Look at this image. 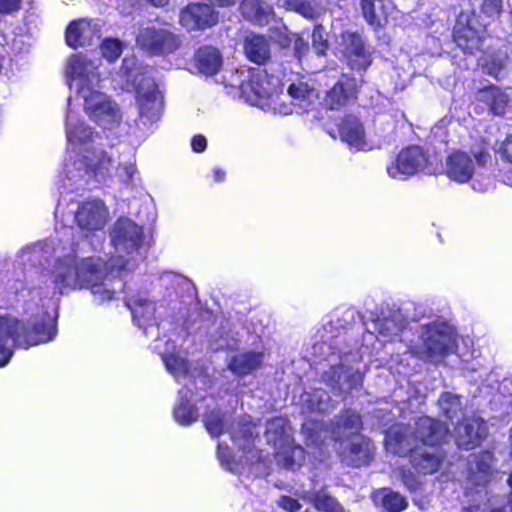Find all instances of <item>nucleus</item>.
I'll return each mask as SVG.
<instances>
[{"mask_svg":"<svg viewBox=\"0 0 512 512\" xmlns=\"http://www.w3.org/2000/svg\"><path fill=\"white\" fill-rule=\"evenodd\" d=\"M263 360V352L246 351L232 356L228 368L237 376H246L259 369Z\"/></svg>","mask_w":512,"mask_h":512,"instance_id":"c85d7f7f","label":"nucleus"},{"mask_svg":"<svg viewBox=\"0 0 512 512\" xmlns=\"http://www.w3.org/2000/svg\"><path fill=\"white\" fill-rule=\"evenodd\" d=\"M77 247L78 244H75L74 242L67 245V241L62 243L58 239H48L25 246L21 251H19L17 258L20 264L34 267L42 265L43 262L47 261L50 257L57 255L56 261L49 272L48 281L51 285L52 297H60L63 294L55 292L54 285L51 280L52 271L59 258L65 257L68 254L80 257Z\"/></svg>","mask_w":512,"mask_h":512,"instance_id":"ddd939ff","label":"nucleus"},{"mask_svg":"<svg viewBox=\"0 0 512 512\" xmlns=\"http://www.w3.org/2000/svg\"><path fill=\"white\" fill-rule=\"evenodd\" d=\"M478 100L484 102L495 115H503L510 101V96L506 91L496 86H489L478 92Z\"/></svg>","mask_w":512,"mask_h":512,"instance_id":"2f4dec72","label":"nucleus"},{"mask_svg":"<svg viewBox=\"0 0 512 512\" xmlns=\"http://www.w3.org/2000/svg\"><path fill=\"white\" fill-rule=\"evenodd\" d=\"M110 238L116 256L105 260L100 256L77 257L68 254L59 258L51 275L55 292L69 294L89 289L94 300L104 303L114 298L126 285L122 273L130 269V260L143 241L142 227L127 218L118 219Z\"/></svg>","mask_w":512,"mask_h":512,"instance_id":"f257e3e1","label":"nucleus"},{"mask_svg":"<svg viewBox=\"0 0 512 512\" xmlns=\"http://www.w3.org/2000/svg\"><path fill=\"white\" fill-rule=\"evenodd\" d=\"M301 413L306 416L302 424V434L309 447L324 451L331 444H339L337 451L344 463L360 467L367 465L372 457V444L359 434L362 428L360 415L351 409L337 416L330 427L319 417L329 411L330 397L326 391L315 389L300 396Z\"/></svg>","mask_w":512,"mask_h":512,"instance_id":"f03ea898","label":"nucleus"},{"mask_svg":"<svg viewBox=\"0 0 512 512\" xmlns=\"http://www.w3.org/2000/svg\"><path fill=\"white\" fill-rule=\"evenodd\" d=\"M408 454L410 455L413 467L423 474L436 472L443 461L442 456L438 452L422 450L418 446H414L413 450Z\"/></svg>","mask_w":512,"mask_h":512,"instance_id":"c756f323","label":"nucleus"},{"mask_svg":"<svg viewBox=\"0 0 512 512\" xmlns=\"http://www.w3.org/2000/svg\"><path fill=\"white\" fill-rule=\"evenodd\" d=\"M217 14L207 4L188 5L180 13V24L188 30H202L217 23Z\"/></svg>","mask_w":512,"mask_h":512,"instance_id":"393cba45","label":"nucleus"},{"mask_svg":"<svg viewBox=\"0 0 512 512\" xmlns=\"http://www.w3.org/2000/svg\"><path fill=\"white\" fill-rule=\"evenodd\" d=\"M287 96L291 99L289 103L280 98L274 103L273 109L276 113L289 115L307 112L318 99L317 91L302 81L290 84Z\"/></svg>","mask_w":512,"mask_h":512,"instance_id":"f3484780","label":"nucleus"},{"mask_svg":"<svg viewBox=\"0 0 512 512\" xmlns=\"http://www.w3.org/2000/svg\"><path fill=\"white\" fill-rule=\"evenodd\" d=\"M265 437L268 444L274 447L277 463L290 470L300 467L304 461V449L294 443L289 422L282 417L267 423Z\"/></svg>","mask_w":512,"mask_h":512,"instance_id":"f8f14e48","label":"nucleus"},{"mask_svg":"<svg viewBox=\"0 0 512 512\" xmlns=\"http://www.w3.org/2000/svg\"><path fill=\"white\" fill-rule=\"evenodd\" d=\"M71 214H74L75 221L85 237L88 238L90 232L102 231L108 220V210L105 204L98 200L92 199L85 201L78 205L77 210L70 209Z\"/></svg>","mask_w":512,"mask_h":512,"instance_id":"aec40b11","label":"nucleus"},{"mask_svg":"<svg viewBox=\"0 0 512 512\" xmlns=\"http://www.w3.org/2000/svg\"><path fill=\"white\" fill-rule=\"evenodd\" d=\"M245 54L248 59L257 64H263L270 57V47L267 39L260 35H249L245 39Z\"/></svg>","mask_w":512,"mask_h":512,"instance_id":"72a5a7b5","label":"nucleus"},{"mask_svg":"<svg viewBox=\"0 0 512 512\" xmlns=\"http://www.w3.org/2000/svg\"><path fill=\"white\" fill-rule=\"evenodd\" d=\"M341 140L356 150H365L368 144L365 131L359 119L353 115L346 116L339 125Z\"/></svg>","mask_w":512,"mask_h":512,"instance_id":"cd10ccee","label":"nucleus"},{"mask_svg":"<svg viewBox=\"0 0 512 512\" xmlns=\"http://www.w3.org/2000/svg\"><path fill=\"white\" fill-rule=\"evenodd\" d=\"M492 461L493 455L490 452L472 455L469 460L466 496L471 498V504L463 507L462 512H512L511 500L507 507L503 498H486L485 486L493 472Z\"/></svg>","mask_w":512,"mask_h":512,"instance_id":"6e6552de","label":"nucleus"},{"mask_svg":"<svg viewBox=\"0 0 512 512\" xmlns=\"http://www.w3.org/2000/svg\"><path fill=\"white\" fill-rule=\"evenodd\" d=\"M160 342L161 340L158 339L153 346V349L161 355L167 371L172 374L177 381H180L181 378H193L194 374L189 368L184 352L177 350L174 343H171L168 340L162 350Z\"/></svg>","mask_w":512,"mask_h":512,"instance_id":"5701e85b","label":"nucleus"},{"mask_svg":"<svg viewBox=\"0 0 512 512\" xmlns=\"http://www.w3.org/2000/svg\"><path fill=\"white\" fill-rule=\"evenodd\" d=\"M340 328H343V326L338 325V326H337V328H336L337 336H339V335H340ZM333 337H336V335H332V336H331V338H333ZM322 339H323V344H322L321 348H322L323 346H326V345H327V341H328V340H330V337L325 336V335H322Z\"/></svg>","mask_w":512,"mask_h":512,"instance_id":"bf43d9fd","label":"nucleus"},{"mask_svg":"<svg viewBox=\"0 0 512 512\" xmlns=\"http://www.w3.org/2000/svg\"><path fill=\"white\" fill-rule=\"evenodd\" d=\"M502 156L512 163V134L509 135L501 146Z\"/></svg>","mask_w":512,"mask_h":512,"instance_id":"5fc2aeb1","label":"nucleus"},{"mask_svg":"<svg viewBox=\"0 0 512 512\" xmlns=\"http://www.w3.org/2000/svg\"><path fill=\"white\" fill-rule=\"evenodd\" d=\"M93 237L96 238V241H97L98 244H100L101 241L104 239L103 234H101V235L94 234Z\"/></svg>","mask_w":512,"mask_h":512,"instance_id":"e2e57ef3","label":"nucleus"},{"mask_svg":"<svg viewBox=\"0 0 512 512\" xmlns=\"http://www.w3.org/2000/svg\"><path fill=\"white\" fill-rule=\"evenodd\" d=\"M137 46L150 55H167L177 51L181 40L175 33L154 26L143 27L136 38Z\"/></svg>","mask_w":512,"mask_h":512,"instance_id":"2eb2a0df","label":"nucleus"},{"mask_svg":"<svg viewBox=\"0 0 512 512\" xmlns=\"http://www.w3.org/2000/svg\"><path fill=\"white\" fill-rule=\"evenodd\" d=\"M302 499L312 503L319 512H347L344 507L324 490L304 492Z\"/></svg>","mask_w":512,"mask_h":512,"instance_id":"4c0bfd02","label":"nucleus"},{"mask_svg":"<svg viewBox=\"0 0 512 512\" xmlns=\"http://www.w3.org/2000/svg\"><path fill=\"white\" fill-rule=\"evenodd\" d=\"M308 43L301 37H297L294 41V51L298 59H301L303 55L308 51Z\"/></svg>","mask_w":512,"mask_h":512,"instance_id":"603ef678","label":"nucleus"},{"mask_svg":"<svg viewBox=\"0 0 512 512\" xmlns=\"http://www.w3.org/2000/svg\"><path fill=\"white\" fill-rule=\"evenodd\" d=\"M101 52L109 62L116 60L122 52V45L117 39H106L101 44Z\"/></svg>","mask_w":512,"mask_h":512,"instance_id":"49530a36","label":"nucleus"},{"mask_svg":"<svg viewBox=\"0 0 512 512\" xmlns=\"http://www.w3.org/2000/svg\"><path fill=\"white\" fill-rule=\"evenodd\" d=\"M55 335V317L46 311L27 323L10 315L0 316V367L9 363L16 348L28 349L51 341Z\"/></svg>","mask_w":512,"mask_h":512,"instance_id":"423d86ee","label":"nucleus"},{"mask_svg":"<svg viewBox=\"0 0 512 512\" xmlns=\"http://www.w3.org/2000/svg\"><path fill=\"white\" fill-rule=\"evenodd\" d=\"M338 49L353 70L364 71L372 63V48L358 32H343L338 40Z\"/></svg>","mask_w":512,"mask_h":512,"instance_id":"dca6fc26","label":"nucleus"},{"mask_svg":"<svg viewBox=\"0 0 512 512\" xmlns=\"http://www.w3.org/2000/svg\"><path fill=\"white\" fill-rule=\"evenodd\" d=\"M456 442L460 448L473 449L487 435L486 423L477 416L464 419L455 429Z\"/></svg>","mask_w":512,"mask_h":512,"instance_id":"a878e982","label":"nucleus"},{"mask_svg":"<svg viewBox=\"0 0 512 512\" xmlns=\"http://www.w3.org/2000/svg\"><path fill=\"white\" fill-rule=\"evenodd\" d=\"M227 84L238 88L241 95L252 105H262V100L271 98L279 86V78L269 75L261 68H242L224 76Z\"/></svg>","mask_w":512,"mask_h":512,"instance_id":"9d476101","label":"nucleus"},{"mask_svg":"<svg viewBox=\"0 0 512 512\" xmlns=\"http://www.w3.org/2000/svg\"><path fill=\"white\" fill-rule=\"evenodd\" d=\"M415 357L430 363H439L456 349V334L452 326L444 321L422 325L417 341L409 346Z\"/></svg>","mask_w":512,"mask_h":512,"instance_id":"1a4fd4ad","label":"nucleus"},{"mask_svg":"<svg viewBox=\"0 0 512 512\" xmlns=\"http://www.w3.org/2000/svg\"><path fill=\"white\" fill-rule=\"evenodd\" d=\"M448 428L439 420L422 416L413 427L396 424L391 426L385 436V448L388 452L407 456L419 443L428 446L440 444L447 436Z\"/></svg>","mask_w":512,"mask_h":512,"instance_id":"0eeeda50","label":"nucleus"},{"mask_svg":"<svg viewBox=\"0 0 512 512\" xmlns=\"http://www.w3.org/2000/svg\"><path fill=\"white\" fill-rule=\"evenodd\" d=\"M100 30L101 25L97 20H75L66 30V42L72 48L89 45L95 38H99Z\"/></svg>","mask_w":512,"mask_h":512,"instance_id":"bb28decb","label":"nucleus"},{"mask_svg":"<svg viewBox=\"0 0 512 512\" xmlns=\"http://www.w3.org/2000/svg\"><path fill=\"white\" fill-rule=\"evenodd\" d=\"M91 244L93 246V250H96L97 249L96 245L94 243H91Z\"/></svg>","mask_w":512,"mask_h":512,"instance_id":"338daca9","label":"nucleus"},{"mask_svg":"<svg viewBox=\"0 0 512 512\" xmlns=\"http://www.w3.org/2000/svg\"><path fill=\"white\" fill-rule=\"evenodd\" d=\"M388 4L382 0H361L360 7L367 23L374 28L381 27L387 19Z\"/></svg>","mask_w":512,"mask_h":512,"instance_id":"f704fd0d","label":"nucleus"},{"mask_svg":"<svg viewBox=\"0 0 512 512\" xmlns=\"http://www.w3.org/2000/svg\"><path fill=\"white\" fill-rule=\"evenodd\" d=\"M347 356L341 358L339 365H333L323 375L324 382L334 391L346 394L357 389L362 383V375L358 369L346 365Z\"/></svg>","mask_w":512,"mask_h":512,"instance_id":"412c9836","label":"nucleus"},{"mask_svg":"<svg viewBox=\"0 0 512 512\" xmlns=\"http://www.w3.org/2000/svg\"><path fill=\"white\" fill-rule=\"evenodd\" d=\"M69 159L60 175V200L55 216H64L65 207L72 199L68 194L83 189L91 179L105 181L112 176L113 159L99 147L100 136L72 109L68 98L65 121Z\"/></svg>","mask_w":512,"mask_h":512,"instance_id":"7ed1b4c3","label":"nucleus"},{"mask_svg":"<svg viewBox=\"0 0 512 512\" xmlns=\"http://www.w3.org/2000/svg\"><path fill=\"white\" fill-rule=\"evenodd\" d=\"M437 406L441 414L450 420H453L463 409L461 396L452 392L442 393Z\"/></svg>","mask_w":512,"mask_h":512,"instance_id":"a19ab883","label":"nucleus"},{"mask_svg":"<svg viewBox=\"0 0 512 512\" xmlns=\"http://www.w3.org/2000/svg\"><path fill=\"white\" fill-rule=\"evenodd\" d=\"M179 402L174 409L175 420L181 425H190L198 418V409L192 405L191 390L187 384L179 390Z\"/></svg>","mask_w":512,"mask_h":512,"instance_id":"473e14b6","label":"nucleus"},{"mask_svg":"<svg viewBox=\"0 0 512 512\" xmlns=\"http://www.w3.org/2000/svg\"><path fill=\"white\" fill-rule=\"evenodd\" d=\"M134 89L139 110V123L144 130H149L162 115L163 95L151 77H143Z\"/></svg>","mask_w":512,"mask_h":512,"instance_id":"4468645a","label":"nucleus"},{"mask_svg":"<svg viewBox=\"0 0 512 512\" xmlns=\"http://www.w3.org/2000/svg\"><path fill=\"white\" fill-rule=\"evenodd\" d=\"M135 162L132 158L119 162L115 169V176L122 182L132 181L136 174Z\"/></svg>","mask_w":512,"mask_h":512,"instance_id":"a18cd8bd","label":"nucleus"},{"mask_svg":"<svg viewBox=\"0 0 512 512\" xmlns=\"http://www.w3.org/2000/svg\"><path fill=\"white\" fill-rule=\"evenodd\" d=\"M373 501L387 512H401L407 507V501L401 494L386 488L374 492Z\"/></svg>","mask_w":512,"mask_h":512,"instance_id":"e433bc0d","label":"nucleus"},{"mask_svg":"<svg viewBox=\"0 0 512 512\" xmlns=\"http://www.w3.org/2000/svg\"><path fill=\"white\" fill-rule=\"evenodd\" d=\"M427 156L418 146H410L400 151L396 158L391 161L386 171L389 177L397 180H404L426 166Z\"/></svg>","mask_w":512,"mask_h":512,"instance_id":"a211bd4d","label":"nucleus"},{"mask_svg":"<svg viewBox=\"0 0 512 512\" xmlns=\"http://www.w3.org/2000/svg\"><path fill=\"white\" fill-rule=\"evenodd\" d=\"M312 45L318 55L324 54L325 50L327 49L325 31L321 25L316 26L313 30Z\"/></svg>","mask_w":512,"mask_h":512,"instance_id":"de8ad7c7","label":"nucleus"},{"mask_svg":"<svg viewBox=\"0 0 512 512\" xmlns=\"http://www.w3.org/2000/svg\"><path fill=\"white\" fill-rule=\"evenodd\" d=\"M191 146L194 152H203L206 149L207 140L202 135L194 136L191 141Z\"/></svg>","mask_w":512,"mask_h":512,"instance_id":"864d4df0","label":"nucleus"},{"mask_svg":"<svg viewBox=\"0 0 512 512\" xmlns=\"http://www.w3.org/2000/svg\"><path fill=\"white\" fill-rule=\"evenodd\" d=\"M484 32L474 17L461 13L453 29V39L464 53L473 54L480 49Z\"/></svg>","mask_w":512,"mask_h":512,"instance_id":"6ab92c4d","label":"nucleus"},{"mask_svg":"<svg viewBox=\"0 0 512 512\" xmlns=\"http://www.w3.org/2000/svg\"><path fill=\"white\" fill-rule=\"evenodd\" d=\"M227 423L226 415L216 409L211 410L204 417L205 427L211 436L217 437L224 431H228L232 440L242 450L243 454L246 455L245 462L242 457L237 460L227 445L223 443L218 444L217 456L221 465L232 473L241 474L249 464L254 465L263 459L261 452L255 448L254 444L258 432L254 431L256 426L252 423L250 416L243 417L229 428Z\"/></svg>","mask_w":512,"mask_h":512,"instance_id":"39448f33","label":"nucleus"},{"mask_svg":"<svg viewBox=\"0 0 512 512\" xmlns=\"http://www.w3.org/2000/svg\"><path fill=\"white\" fill-rule=\"evenodd\" d=\"M219 6H229L235 4L236 0H210Z\"/></svg>","mask_w":512,"mask_h":512,"instance_id":"13d9d810","label":"nucleus"},{"mask_svg":"<svg viewBox=\"0 0 512 512\" xmlns=\"http://www.w3.org/2000/svg\"><path fill=\"white\" fill-rule=\"evenodd\" d=\"M473 189L474 190H483V187L482 186L476 187L475 185H473Z\"/></svg>","mask_w":512,"mask_h":512,"instance_id":"69168bd1","label":"nucleus"},{"mask_svg":"<svg viewBox=\"0 0 512 512\" xmlns=\"http://www.w3.org/2000/svg\"><path fill=\"white\" fill-rule=\"evenodd\" d=\"M359 80L343 76L326 93L324 104L330 110H337L355 100L359 89Z\"/></svg>","mask_w":512,"mask_h":512,"instance_id":"b1692460","label":"nucleus"},{"mask_svg":"<svg viewBox=\"0 0 512 512\" xmlns=\"http://www.w3.org/2000/svg\"><path fill=\"white\" fill-rule=\"evenodd\" d=\"M482 13L488 17L499 14L502 7V0H479Z\"/></svg>","mask_w":512,"mask_h":512,"instance_id":"09e8293b","label":"nucleus"},{"mask_svg":"<svg viewBox=\"0 0 512 512\" xmlns=\"http://www.w3.org/2000/svg\"><path fill=\"white\" fill-rule=\"evenodd\" d=\"M405 322L400 314H394L392 317L378 319L374 326L375 331L383 341L393 340L404 328Z\"/></svg>","mask_w":512,"mask_h":512,"instance_id":"58836bf2","label":"nucleus"},{"mask_svg":"<svg viewBox=\"0 0 512 512\" xmlns=\"http://www.w3.org/2000/svg\"><path fill=\"white\" fill-rule=\"evenodd\" d=\"M507 66V56L503 53L491 56L485 61L484 67L488 74L498 78Z\"/></svg>","mask_w":512,"mask_h":512,"instance_id":"c03bdc74","label":"nucleus"},{"mask_svg":"<svg viewBox=\"0 0 512 512\" xmlns=\"http://www.w3.org/2000/svg\"><path fill=\"white\" fill-rule=\"evenodd\" d=\"M21 0H0V13L10 14L20 8Z\"/></svg>","mask_w":512,"mask_h":512,"instance_id":"3c124183","label":"nucleus"},{"mask_svg":"<svg viewBox=\"0 0 512 512\" xmlns=\"http://www.w3.org/2000/svg\"><path fill=\"white\" fill-rule=\"evenodd\" d=\"M402 480L404 485L410 490V491H416L418 488V481L415 478V476L412 473H404L402 476Z\"/></svg>","mask_w":512,"mask_h":512,"instance_id":"6e6d98bb","label":"nucleus"},{"mask_svg":"<svg viewBox=\"0 0 512 512\" xmlns=\"http://www.w3.org/2000/svg\"><path fill=\"white\" fill-rule=\"evenodd\" d=\"M240 344L239 339L231 333V330L223 326L221 332L211 336L210 347L215 351L235 350Z\"/></svg>","mask_w":512,"mask_h":512,"instance_id":"79ce46f5","label":"nucleus"},{"mask_svg":"<svg viewBox=\"0 0 512 512\" xmlns=\"http://www.w3.org/2000/svg\"><path fill=\"white\" fill-rule=\"evenodd\" d=\"M240 8L246 19L259 24L266 22L273 13L271 5L261 0H243Z\"/></svg>","mask_w":512,"mask_h":512,"instance_id":"c9c22d12","label":"nucleus"},{"mask_svg":"<svg viewBox=\"0 0 512 512\" xmlns=\"http://www.w3.org/2000/svg\"><path fill=\"white\" fill-rule=\"evenodd\" d=\"M276 4L287 10H292L307 19H313L317 15L316 8L308 0H277Z\"/></svg>","mask_w":512,"mask_h":512,"instance_id":"37998d69","label":"nucleus"},{"mask_svg":"<svg viewBox=\"0 0 512 512\" xmlns=\"http://www.w3.org/2000/svg\"><path fill=\"white\" fill-rule=\"evenodd\" d=\"M156 7H163L168 4V0H147Z\"/></svg>","mask_w":512,"mask_h":512,"instance_id":"052dcab7","label":"nucleus"},{"mask_svg":"<svg viewBox=\"0 0 512 512\" xmlns=\"http://www.w3.org/2000/svg\"><path fill=\"white\" fill-rule=\"evenodd\" d=\"M491 161L489 151L483 146L472 147L469 152H451L444 165L445 175L452 181L463 184L484 175Z\"/></svg>","mask_w":512,"mask_h":512,"instance_id":"9b49d317","label":"nucleus"},{"mask_svg":"<svg viewBox=\"0 0 512 512\" xmlns=\"http://www.w3.org/2000/svg\"><path fill=\"white\" fill-rule=\"evenodd\" d=\"M194 62L200 73L214 75L222 66V56L218 49L212 46H204L195 53Z\"/></svg>","mask_w":512,"mask_h":512,"instance_id":"7c9ffc66","label":"nucleus"},{"mask_svg":"<svg viewBox=\"0 0 512 512\" xmlns=\"http://www.w3.org/2000/svg\"><path fill=\"white\" fill-rule=\"evenodd\" d=\"M225 178V172L220 168L214 169V181L215 182H222Z\"/></svg>","mask_w":512,"mask_h":512,"instance_id":"4d7b16f0","label":"nucleus"},{"mask_svg":"<svg viewBox=\"0 0 512 512\" xmlns=\"http://www.w3.org/2000/svg\"><path fill=\"white\" fill-rule=\"evenodd\" d=\"M137 61L134 57H126L123 59L122 67L118 76L122 79L121 87L129 90L130 88H136L137 84L143 77H147L145 74L140 73L136 67Z\"/></svg>","mask_w":512,"mask_h":512,"instance_id":"ea45409f","label":"nucleus"},{"mask_svg":"<svg viewBox=\"0 0 512 512\" xmlns=\"http://www.w3.org/2000/svg\"><path fill=\"white\" fill-rule=\"evenodd\" d=\"M277 505L287 512H297L301 509V504L297 499L286 495L279 497Z\"/></svg>","mask_w":512,"mask_h":512,"instance_id":"8fccbe9b","label":"nucleus"},{"mask_svg":"<svg viewBox=\"0 0 512 512\" xmlns=\"http://www.w3.org/2000/svg\"><path fill=\"white\" fill-rule=\"evenodd\" d=\"M126 306L130 309L133 321L143 329L146 335L158 333V325L155 320V303L148 299L145 294L127 297Z\"/></svg>","mask_w":512,"mask_h":512,"instance_id":"4be33fe9","label":"nucleus"},{"mask_svg":"<svg viewBox=\"0 0 512 512\" xmlns=\"http://www.w3.org/2000/svg\"><path fill=\"white\" fill-rule=\"evenodd\" d=\"M98 62L82 54L71 56L66 68L68 83L82 99L86 115L101 128L112 130L121 123L122 113L118 104L99 89Z\"/></svg>","mask_w":512,"mask_h":512,"instance_id":"20e7f679","label":"nucleus"},{"mask_svg":"<svg viewBox=\"0 0 512 512\" xmlns=\"http://www.w3.org/2000/svg\"><path fill=\"white\" fill-rule=\"evenodd\" d=\"M64 234H65V236H66V237H67V239H68V238L71 236V234H72L71 229H66Z\"/></svg>","mask_w":512,"mask_h":512,"instance_id":"0e129e2a","label":"nucleus"},{"mask_svg":"<svg viewBox=\"0 0 512 512\" xmlns=\"http://www.w3.org/2000/svg\"><path fill=\"white\" fill-rule=\"evenodd\" d=\"M334 330V323L333 320H331L328 324L324 325V332L325 333H333Z\"/></svg>","mask_w":512,"mask_h":512,"instance_id":"680f3d73","label":"nucleus"},{"mask_svg":"<svg viewBox=\"0 0 512 512\" xmlns=\"http://www.w3.org/2000/svg\"><path fill=\"white\" fill-rule=\"evenodd\" d=\"M510 437H511V439H512V427H511V434H510Z\"/></svg>","mask_w":512,"mask_h":512,"instance_id":"774afa93","label":"nucleus"}]
</instances>
